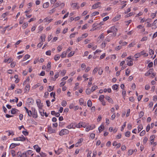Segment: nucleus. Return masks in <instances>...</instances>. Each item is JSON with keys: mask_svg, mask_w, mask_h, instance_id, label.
<instances>
[{"mask_svg": "<svg viewBox=\"0 0 157 157\" xmlns=\"http://www.w3.org/2000/svg\"><path fill=\"white\" fill-rule=\"evenodd\" d=\"M69 131L67 129H63L59 132V134L60 136L67 134L69 133Z\"/></svg>", "mask_w": 157, "mask_h": 157, "instance_id": "1", "label": "nucleus"}, {"mask_svg": "<svg viewBox=\"0 0 157 157\" xmlns=\"http://www.w3.org/2000/svg\"><path fill=\"white\" fill-rule=\"evenodd\" d=\"M32 110L33 111V118H36L37 117V111L35 108H32Z\"/></svg>", "mask_w": 157, "mask_h": 157, "instance_id": "2", "label": "nucleus"}, {"mask_svg": "<svg viewBox=\"0 0 157 157\" xmlns=\"http://www.w3.org/2000/svg\"><path fill=\"white\" fill-rule=\"evenodd\" d=\"M36 104L39 109H42L43 107L42 103L41 102L40 99H38L36 100Z\"/></svg>", "mask_w": 157, "mask_h": 157, "instance_id": "3", "label": "nucleus"}, {"mask_svg": "<svg viewBox=\"0 0 157 157\" xmlns=\"http://www.w3.org/2000/svg\"><path fill=\"white\" fill-rule=\"evenodd\" d=\"M48 131L50 133H56V130L55 129H53L52 127L50 126H48Z\"/></svg>", "mask_w": 157, "mask_h": 157, "instance_id": "4", "label": "nucleus"}, {"mask_svg": "<svg viewBox=\"0 0 157 157\" xmlns=\"http://www.w3.org/2000/svg\"><path fill=\"white\" fill-rule=\"evenodd\" d=\"M95 128L94 125H91L90 126H88L86 128V131L88 132L89 130H92Z\"/></svg>", "mask_w": 157, "mask_h": 157, "instance_id": "5", "label": "nucleus"}, {"mask_svg": "<svg viewBox=\"0 0 157 157\" xmlns=\"http://www.w3.org/2000/svg\"><path fill=\"white\" fill-rule=\"evenodd\" d=\"M154 70L153 69H150L147 72V73H146L145 74V75L146 76H149L153 72Z\"/></svg>", "mask_w": 157, "mask_h": 157, "instance_id": "6", "label": "nucleus"}, {"mask_svg": "<svg viewBox=\"0 0 157 157\" xmlns=\"http://www.w3.org/2000/svg\"><path fill=\"white\" fill-rule=\"evenodd\" d=\"M33 147L36 150V151L37 152H40L41 148L39 147L38 145H35L33 146Z\"/></svg>", "mask_w": 157, "mask_h": 157, "instance_id": "7", "label": "nucleus"}, {"mask_svg": "<svg viewBox=\"0 0 157 157\" xmlns=\"http://www.w3.org/2000/svg\"><path fill=\"white\" fill-rule=\"evenodd\" d=\"M25 109L26 113H28V115L29 117H31L32 115V112L31 110H29V109L26 107H24Z\"/></svg>", "mask_w": 157, "mask_h": 157, "instance_id": "8", "label": "nucleus"}, {"mask_svg": "<svg viewBox=\"0 0 157 157\" xmlns=\"http://www.w3.org/2000/svg\"><path fill=\"white\" fill-rule=\"evenodd\" d=\"M20 145V143L18 144H15V143H12L10 145V148L12 149L14 148L16 146H19Z\"/></svg>", "mask_w": 157, "mask_h": 157, "instance_id": "9", "label": "nucleus"}, {"mask_svg": "<svg viewBox=\"0 0 157 157\" xmlns=\"http://www.w3.org/2000/svg\"><path fill=\"white\" fill-rule=\"evenodd\" d=\"M105 99L108 101L109 103L112 104L113 103V99L109 96H106L105 97Z\"/></svg>", "mask_w": 157, "mask_h": 157, "instance_id": "10", "label": "nucleus"}, {"mask_svg": "<svg viewBox=\"0 0 157 157\" xmlns=\"http://www.w3.org/2000/svg\"><path fill=\"white\" fill-rule=\"evenodd\" d=\"M30 85L29 84H27L25 86V92L28 93L29 92L30 90Z\"/></svg>", "mask_w": 157, "mask_h": 157, "instance_id": "11", "label": "nucleus"}, {"mask_svg": "<svg viewBox=\"0 0 157 157\" xmlns=\"http://www.w3.org/2000/svg\"><path fill=\"white\" fill-rule=\"evenodd\" d=\"M27 101L30 104H33L34 103V100L32 98H29L27 99Z\"/></svg>", "mask_w": 157, "mask_h": 157, "instance_id": "12", "label": "nucleus"}, {"mask_svg": "<svg viewBox=\"0 0 157 157\" xmlns=\"http://www.w3.org/2000/svg\"><path fill=\"white\" fill-rule=\"evenodd\" d=\"M78 6V3H74L72 4V7L75 9H78L79 8V7Z\"/></svg>", "mask_w": 157, "mask_h": 157, "instance_id": "13", "label": "nucleus"}, {"mask_svg": "<svg viewBox=\"0 0 157 157\" xmlns=\"http://www.w3.org/2000/svg\"><path fill=\"white\" fill-rule=\"evenodd\" d=\"M19 110L15 108H12L11 110V113L13 114H15Z\"/></svg>", "mask_w": 157, "mask_h": 157, "instance_id": "14", "label": "nucleus"}, {"mask_svg": "<svg viewBox=\"0 0 157 157\" xmlns=\"http://www.w3.org/2000/svg\"><path fill=\"white\" fill-rule=\"evenodd\" d=\"M18 138L19 140L21 141H24L26 140V138L23 135H22L21 136L18 137Z\"/></svg>", "mask_w": 157, "mask_h": 157, "instance_id": "15", "label": "nucleus"}, {"mask_svg": "<svg viewBox=\"0 0 157 157\" xmlns=\"http://www.w3.org/2000/svg\"><path fill=\"white\" fill-rule=\"evenodd\" d=\"M45 35L44 34H43L40 36L41 39V42L44 41L45 40Z\"/></svg>", "mask_w": 157, "mask_h": 157, "instance_id": "16", "label": "nucleus"}, {"mask_svg": "<svg viewBox=\"0 0 157 157\" xmlns=\"http://www.w3.org/2000/svg\"><path fill=\"white\" fill-rule=\"evenodd\" d=\"M106 40H105L101 44V46L102 48H105L106 44V42L105 41Z\"/></svg>", "mask_w": 157, "mask_h": 157, "instance_id": "17", "label": "nucleus"}, {"mask_svg": "<svg viewBox=\"0 0 157 157\" xmlns=\"http://www.w3.org/2000/svg\"><path fill=\"white\" fill-rule=\"evenodd\" d=\"M121 17V15H117L113 19V21H117L119 20Z\"/></svg>", "mask_w": 157, "mask_h": 157, "instance_id": "18", "label": "nucleus"}, {"mask_svg": "<svg viewBox=\"0 0 157 157\" xmlns=\"http://www.w3.org/2000/svg\"><path fill=\"white\" fill-rule=\"evenodd\" d=\"M49 3L48 2L45 3L43 4V6L44 8H47L49 5Z\"/></svg>", "mask_w": 157, "mask_h": 157, "instance_id": "19", "label": "nucleus"}, {"mask_svg": "<svg viewBox=\"0 0 157 157\" xmlns=\"http://www.w3.org/2000/svg\"><path fill=\"white\" fill-rule=\"evenodd\" d=\"M87 105L89 107H91L92 106V102L90 100H89L87 101Z\"/></svg>", "mask_w": 157, "mask_h": 157, "instance_id": "20", "label": "nucleus"}, {"mask_svg": "<svg viewBox=\"0 0 157 157\" xmlns=\"http://www.w3.org/2000/svg\"><path fill=\"white\" fill-rule=\"evenodd\" d=\"M30 57V56L28 54L25 55L23 58V61L25 60H26L28 59Z\"/></svg>", "mask_w": 157, "mask_h": 157, "instance_id": "21", "label": "nucleus"}, {"mask_svg": "<svg viewBox=\"0 0 157 157\" xmlns=\"http://www.w3.org/2000/svg\"><path fill=\"white\" fill-rule=\"evenodd\" d=\"M16 98V99H13V100L10 99V102H15L16 103H17L18 102V99L17 98Z\"/></svg>", "mask_w": 157, "mask_h": 157, "instance_id": "22", "label": "nucleus"}, {"mask_svg": "<svg viewBox=\"0 0 157 157\" xmlns=\"http://www.w3.org/2000/svg\"><path fill=\"white\" fill-rule=\"evenodd\" d=\"M67 55V52H63L62 54L61 55V57L62 58H63L66 57Z\"/></svg>", "mask_w": 157, "mask_h": 157, "instance_id": "23", "label": "nucleus"}, {"mask_svg": "<svg viewBox=\"0 0 157 157\" xmlns=\"http://www.w3.org/2000/svg\"><path fill=\"white\" fill-rule=\"evenodd\" d=\"M143 127L142 125L141 124L139 125L138 127V132H140L141 130L143 129Z\"/></svg>", "mask_w": 157, "mask_h": 157, "instance_id": "24", "label": "nucleus"}, {"mask_svg": "<svg viewBox=\"0 0 157 157\" xmlns=\"http://www.w3.org/2000/svg\"><path fill=\"white\" fill-rule=\"evenodd\" d=\"M118 85L116 84L113 85L112 87V88L114 90H117L118 88Z\"/></svg>", "mask_w": 157, "mask_h": 157, "instance_id": "25", "label": "nucleus"}, {"mask_svg": "<svg viewBox=\"0 0 157 157\" xmlns=\"http://www.w3.org/2000/svg\"><path fill=\"white\" fill-rule=\"evenodd\" d=\"M67 102L65 100H63L61 102V105L62 106H65L67 105Z\"/></svg>", "mask_w": 157, "mask_h": 157, "instance_id": "26", "label": "nucleus"}, {"mask_svg": "<svg viewBox=\"0 0 157 157\" xmlns=\"http://www.w3.org/2000/svg\"><path fill=\"white\" fill-rule=\"evenodd\" d=\"M51 67V63L50 62H48L47 65V68L49 70L50 69Z\"/></svg>", "mask_w": 157, "mask_h": 157, "instance_id": "27", "label": "nucleus"}, {"mask_svg": "<svg viewBox=\"0 0 157 157\" xmlns=\"http://www.w3.org/2000/svg\"><path fill=\"white\" fill-rule=\"evenodd\" d=\"M98 25V24L97 23H94L93 25H92V27L93 28L90 30L91 31H93L95 29H94V28L96 26Z\"/></svg>", "mask_w": 157, "mask_h": 157, "instance_id": "28", "label": "nucleus"}, {"mask_svg": "<svg viewBox=\"0 0 157 157\" xmlns=\"http://www.w3.org/2000/svg\"><path fill=\"white\" fill-rule=\"evenodd\" d=\"M133 64L132 62V60H130L128 62L127 65L130 66H132Z\"/></svg>", "mask_w": 157, "mask_h": 157, "instance_id": "29", "label": "nucleus"}, {"mask_svg": "<svg viewBox=\"0 0 157 157\" xmlns=\"http://www.w3.org/2000/svg\"><path fill=\"white\" fill-rule=\"evenodd\" d=\"M98 88V86H94L92 87L91 90V92H93L95 90Z\"/></svg>", "mask_w": 157, "mask_h": 157, "instance_id": "30", "label": "nucleus"}, {"mask_svg": "<svg viewBox=\"0 0 157 157\" xmlns=\"http://www.w3.org/2000/svg\"><path fill=\"white\" fill-rule=\"evenodd\" d=\"M6 132H8L9 133L8 134V136H10V135H14V133L12 131H10V130H8L6 131Z\"/></svg>", "mask_w": 157, "mask_h": 157, "instance_id": "31", "label": "nucleus"}, {"mask_svg": "<svg viewBox=\"0 0 157 157\" xmlns=\"http://www.w3.org/2000/svg\"><path fill=\"white\" fill-rule=\"evenodd\" d=\"M104 97V96L103 95H101L100 96L99 99L101 101H102Z\"/></svg>", "mask_w": 157, "mask_h": 157, "instance_id": "32", "label": "nucleus"}, {"mask_svg": "<svg viewBox=\"0 0 157 157\" xmlns=\"http://www.w3.org/2000/svg\"><path fill=\"white\" fill-rule=\"evenodd\" d=\"M130 132L127 131L125 133V136L128 137L130 136Z\"/></svg>", "mask_w": 157, "mask_h": 157, "instance_id": "33", "label": "nucleus"}, {"mask_svg": "<svg viewBox=\"0 0 157 157\" xmlns=\"http://www.w3.org/2000/svg\"><path fill=\"white\" fill-rule=\"evenodd\" d=\"M126 121L124 122L123 125L122 127H121V131H123V130H124V127L126 126Z\"/></svg>", "mask_w": 157, "mask_h": 157, "instance_id": "34", "label": "nucleus"}, {"mask_svg": "<svg viewBox=\"0 0 157 157\" xmlns=\"http://www.w3.org/2000/svg\"><path fill=\"white\" fill-rule=\"evenodd\" d=\"M40 155L41 157H45L47 155L46 153L42 152H41L40 153Z\"/></svg>", "mask_w": 157, "mask_h": 157, "instance_id": "35", "label": "nucleus"}, {"mask_svg": "<svg viewBox=\"0 0 157 157\" xmlns=\"http://www.w3.org/2000/svg\"><path fill=\"white\" fill-rule=\"evenodd\" d=\"M98 7V6L97 4L96 3L92 6V9H95L97 8Z\"/></svg>", "mask_w": 157, "mask_h": 157, "instance_id": "36", "label": "nucleus"}, {"mask_svg": "<svg viewBox=\"0 0 157 157\" xmlns=\"http://www.w3.org/2000/svg\"><path fill=\"white\" fill-rule=\"evenodd\" d=\"M146 133V132L145 131V130H144L143 131H142L140 133V136H143Z\"/></svg>", "mask_w": 157, "mask_h": 157, "instance_id": "37", "label": "nucleus"}, {"mask_svg": "<svg viewBox=\"0 0 157 157\" xmlns=\"http://www.w3.org/2000/svg\"><path fill=\"white\" fill-rule=\"evenodd\" d=\"M133 151L132 150H129L128 151V155H130L133 153Z\"/></svg>", "mask_w": 157, "mask_h": 157, "instance_id": "38", "label": "nucleus"}, {"mask_svg": "<svg viewBox=\"0 0 157 157\" xmlns=\"http://www.w3.org/2000/svg\"><path fill=\"white\" fill-rule=\"evenodd\" d=\"M140 53H138L135 55L134 57L136 58H137L140 57Z\"/></svg>", "mask_w": 157, "mask_h": 157, "instance_id": "39", "label": "nucleus"}, {"mask_svg": "<svg viewBox=\"0 0 157 157\" xmlns=\"http://www.w3.org/2000/svg\"><path fill=\"white\" fill-rule=\"evenodd\" d=\"M99 14V13L97 11H95L92 14V16H95V15H98Z\"/></svg>", "mask_w": 157, "mask_h": 157, "instance_id": "40", "label": "nucleus"}, {"mask_svg": "<svg viewBox=\"0 0 157 157\" xmlns=\"http://www.w3.org/2000/svg\"><path fill=\"white\" fill-rule=\"evenodd\" d=\"M78 33H75L71 34L69 36L70 38H72L74 37L76 34H77Z\"/></svg>", "mask_w": 157, "mask_h": 157, "instance_id": "41", "label": "nucleus"}, {"mask_svg": "<svg viewBox=\"0 0 157 157\" xmlns=\"http://www.w3.org/2000/svg\"><path fill=\"white\" fill-rule=\"evenodd\" d=\"M86 94H89L91 93V90H90L89 89H87L86 90Z\"/></svg>", "mask_w": 157, "mask_h": 157, "instance_id": "42", "label": "nucleus"}, {"mask_svg": "<svg viewBox=\"0 0 157 157\" xmlns=\"http://www.w3.org/2000/svg\"><path fill=\"white\" fill-rule=\"evenodd\" d=\"M98 70V68L97 67H95L93 71V74H95L96 73L97 71Z\"/></svg>", "mask_w": 157, "mask_h": 157, "instance_id": "43", "label": "nucleus"}, {"mask_svg": "<svg viewBox=\"0 0 157 157\" xmlns=\"http://www.w3.org/2000/svg\"><path fill=\"white\" fill-rule=\"evenodd\" d=\"M130 72V71L128 69H127L126 70L125 74L127 76H128L129 75Z\"/></svg>", "mask_w": 157, "mask_h": 157, "instance_id": "44", "label": "nucleus"}, {"mask_svg": "<svg viewBox=\"0 0 157 157\" xmlns=\"http://www.w3.org/2000/svg\"><path fill=\"white\" fill-rule=\"evenodd\" d=\"M9 14V13L6 12L4 13H3L2 15V17H3V18H4L7 15Z\"/></svg>", "mask_w": 157, "mask_h": 157, "instance_id": "45", "label": "nucleus"}, {"mask_svg": "<svg viewBox=\"0 0 157 157\" xmlns=\"http://www.w3.org/2000/svg\"><path fill=\"white\" fill-rule=\"evenodd\" d=\"M71 124L73 128H75L76 127V123H72Z\"/></svg>", "mask_w": 157, "mask_h": 157, "instance_id": "46", "label": "nucleus"}, {"mask_svg": "<svg viewBox=\"0 0 157 157\" xmlns=\"http://www.w3.org/2000/svg\"><path fill=\"white\" fill-rule=\"evenodd\" d=\"M135 44V41H133L132 43H131L130 44H129L128 46L129 47H132L134 46V45Z\"/></svg>", "mask_w": 157, "mask_h": 157, "instance_id": "47", "label": "nucleus"}, {"mask_svg": "<svg viewBox=\"0 0 157 157\" xmlns=\"http://www.w3.org/2000/svg\"><path fill=\"white\" fill-rule=\"evenodd\" d=\"M98 74L100 75H101L102 74V72H103V70H102V69H101V68H99V70L98 69Z\"/></svg>", "mask_w": 157, "mask_h": 157, "instance_id": "48", "label": "nucleus"}, {"mask_svg": "<svg viewBox=\"0 0 157 157\" xmlns=\"http://www.w3.org/2000/svg\"><path fill=\"white\" fill-rule=\"evenodd\" d=\"M153 25L156 28L157 27V19L155 20L153 23Z\"/></svg>", "mask_w": 157, "mask_h": 157, "instance_id": "49", "label": "nucleus"}, {"mask_svg": "<svg viewBox=\"0 0 157 157\" xmlns=\"http://www.w3.org/2000/svg\"><path fill=\"white\" fill-rule=\"evenodd\" d=\"M23 134L25 136H28L29 134V132L27 131H23L22 132Z\"/></svg>", "mask_w": 157, "mask_h": 157, "instance_id": "50", "label": "nucleus"}, {"mask_svg": "<svg viewBox=\"0 0 157 157\" xmlns=\"http://www.w3.org/2000/svg\"><path fill=\"white\" fill-rule=\"evenodd\" d=\"M157 13V11L155 12V13H152L151 14V16L152 18H155L156 16V14Z\"/></svg>", "mask_w": 157, "mask_h": 157, "instance_id": "51", "label": "nucleus"}, {"mask_svg": "<svg viewBox=\"0 0 157 157\" xmlns=\"http://www.w3.org/2000/svg\"><path fill=\"white\" fill-rule=\"evenodd\" d=\"M60 58V56L59 55H57L56 56L55 58H54V59L56 61H57Z\"/></svg>", "mask_w": 157, "mask_h": 157, "instance_id": "52", "label": "nucleus"}, {"mask_svg": "<svg viewBox=\"0 0 157 157\" xmlns=\"http://www.w3.org/2000/svg\"><path fill=\"white\" fill-rule=\"evenodd\" d=\"M11 153L13 157H14L15 156V151L14 150H12L11 151Z\"/></svg>", "mask_w": 157, "mask_h": 157, "instance_id": "53", "label": "nucleus"}, {"mask_svg": "<svg viewBox=\"0 0 157 157\" xmlns=\"http://www.w3.org/2000/svg\"><path fill=\"white\" fill-rule=\"evenodd\" d=\"M48 91L49 92H50L53 90V87H52L51 86H48Z\"/></svg>", "mask_w": 157, "mask_h": 157, "instance_id": "54", "label": "nucleus"}, {"mask_svg": "<svg viewBox=\"0 0 157 157\" xmlns=\"http://www.w3.org/2000/svg\"><path fill=\"white\" fill-rule=\"evenodd\" d=\"M149 54L150 55H151V54L153 55L154 53V51L151 49H149Z\"/></svg>", "mask_w": 157, "mask_h": 157, "instance_id": "55", "label": "nucleus"}, {"mask_svg": "<svg viewBox=\"0 0 157 157\" xmlns=\"http://www.w3.org/2000/svg\"><path fill=\"white\" fill-rule=\"evenodd\" d=\"M33 152V151L31 150H29L27 151H26V155H29L31 154Z\"/></svg>", "mask_w": 157, "mask_h": 157, "instance_id": "56", "label": "nucleus"}, {"mask_svg": "<svg viewBox=\"0 0 157 157\" xmlns=\"http://www.w3.org/2000/svg\"><path fill=\"white\" fill-rule=\"evenodd\" d=\"M88 26V24H85L82 27V29H86L87 27Z\"/></svg>", "mask_w": 157, "mask_h": 157, "instance_id": "57", "label": "nucleus"}, {"mask_svg": "<svg viewBox=\"0 0 157 157\" xmlns=\"http://www.w3.org/2000/svg\"><path fill=\"white\" fill-rule=\"evenodd\" d=\"M17 155H18V157H23L21 151H18L17 153Z\"/></svg>", "mask_w": 157, "mask_h": 157, "instance_id": "58", "label": "nucleus"}, {"mask_svg": "<svg viewBox=\"0 0 157 157\" xmlns=\"http://www.w3.org/2000/svg\"><path fill=\"white\" fill-rule=\"evenodd\" d=\"M144 115V113L143 111H141L139 114V117L140 118L142 117Z\"/></svg>", "mask_w": 157, "mask_h": 157, "instance_id": "59", "label": "nucleus"}, {"mask_svg": "<svg viewBox=\"0 0 157 157\" xmlns=\"http://www.w3.org/2000/svg\"><path fill=\"white\" fill-rule=\"evenodd\" d=\"M83 127L82 125H81L80 123L78 124H76V127L78 128H80L81 127Z\"/></svg>", "mask_w": 157, "mask_h": 157, "instance_id": "60", "label": "nucleus"}, {"mask_svg": "<svg viewBox=\"0 0 157 157\" xmlns=\"http://www.w3.org/2000/svg\"><path fill=\"white\" fill-rule=\"evenodd\" d=\"M95 134L93 133H92L90 134V136L91 137L92 139H93L95 137Z\"/></svg>", "mask_w": 157, "mask_h": 157, "instance_id": "61", "label": "nucleus"}, {"mask_svg": "<svg viewBox=\"0 0 157 157\" xmlns=\"http://www.w3.org/2000/svg\"><path fill=\"white\" fill-rule=\"evenodd\" d=\"M145 89L146 90H148L150 88V86L148 84H147L145 86Z\"/></svg>", "mask_w": 157, "mask_h": 157, "instance_id": "62", "label": "nucleus"}, {"mask_svg": "<svg viewBox=\"0 0 157 157\" xmlns=\"http://www.w3.org/2000/svg\"><path fill=\"white\" fill-rule=\"evenodd\" d=\"M147 138L146 137H145L143 140V142L144 144H146L147 141Z\"/></svg>", "mask_w": 157, "mask_h": 157, "instance_id": "63", "label": "nucleus"}, {"mask_svg": "<svg viewBox=\"0 0 157 157\" xmlns=\"http://www.w3.org/2000/svg\"><path fill=\"white\" fill-rule=\"evenodd\" d=\"M16 65V63L14 62H12L11 63V67H14Z\"/></svg>", "mask_w": 157, "mask_h": 157, "instance_id": "64", "label": "nucleus"}]
</instances>
